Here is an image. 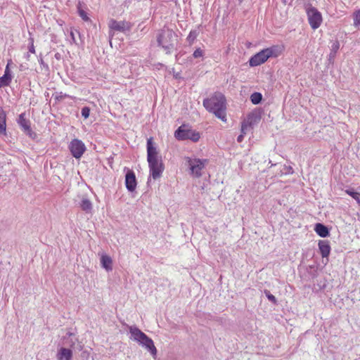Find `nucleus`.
<instances>
[{"mask_svg": "<svg viewBox=\"0 0 360 360\" xmlns=\"http://www.w3.org/2000/svg\"><path fill=\"white\" fill-rule=\"evenodd\" d=\"M147 161L148 163L150 177L157 179L161 177L165 166L162 157L159 155L158 148L150 137L147 140Z\"/></svg>", "mask_w": 360, "mask_h": 360, "instance_id": "f257e3e1", "label": "nucleus"}, {"mask_svg": "<svg viewBox=\"0 0 360 360\" xmlns=\"http://www.w3.org/2000/svg\"><path fill=\"white\" fill-rule=\"evenodd\" d=\"M226 99L223 94L216 93L203 101L204 107L223 122H226Z\"/></svg>", "mask_w": 360, "mask_h": 360, "instance_id": "f03ea898", "label": "nucleus"}, {"mask_svg": "<svg viewBox=\"0 0 360 360\" xmlns=\"http://www.w3.org/2000/svg\"><path fill=\"white\" fill-rule=\"evenodd\" d=\"M129 338L145 347L153 356L157 355V349L151 338L135 326H129Z\"/></svg>", "mask_w": 360, "mask_h": 360, "instance_id": "7ed1b4c3", "label": "nucleus"}, {"mask_svg": "<svg viewBox=\"0 0 360 360\" xmlns=\"http://www.w3.org/2000/svg\"><path fill=\"white\" fill-rule=\"evenodd\" d=\"M282 52V49L279 46H273L264 49L252 56L249 60V64L251 67H255L264 63L269 58L278 57Z\"/></svg>", "mask_w": 360, "mask_h": 360, "instance_id": "20e7f679", "label": "nucleus"}, {"mask_svg": "<svg viewBox=\"0 0 360 360\" xmlns=\"http://www.w3.org/2000/svg\"><path fill=\"white\" fill-rule=\"evenodd\" d=\"M177 35L170 29L164 28L157 34V41L167 53H171L176 41Z\"/></svg>", "mask_w": 360, "mask_h": 360, "instance_id": "39448f33", "label": "nucleus"}, {"mask_svg": "<svg viewBox=\"0 0 360 360\" xmlns=\"http://www.w3.org/2000/svg\"><path fill=\"white\" fill-rule=\"evenodd\" d=\"M184 161L189 174L194 178H200L202 175V171L208 162L207 159L195 157H185Z\"/></svg>", "mask_w": 360, "mask_h": 360, "instance_id": "423d86ee", "label": "nucleus"}, {"mask_svg": "<svg viewBox=\"0 0 360 360\" xmlns=\"http://www.w3.org/2000/svg\"><path fill=\"white\" fill-rule=\"evenodd\" d=\"M174 136L178 140L190 139L196 142L200 139V134L186 125H182L175 131Z\"/></svg>", "mask_w": 360, "mask_h": 360, "instance_id": "0eeeda50", "label": "nucleus"}, {"mask_svg": "<svg viewBox=\"0 0 360 360\" xmlns=\"http://www.w3.org/2000/svg\"><path fill=\"white\" fill-rule=\"evenodd\" d=\"M308 22L313 30L319 28L322 22L321 13L314 7H309L306 10Z\"/></svg>", "mask_w": 360, "mask_h": 360, "instance_id": "6e6552de", "label": "nucleus"}, {"mask_svg": "<svg viewBox=\"0 0 360 360\" xmlns=\"http://www.w3.org/2000/svg\"><path fill=\"white\" fill-rule=\"evenodd\" d=\"M108 27L110 29V35L112 37L113 35L112 33V31L125 32L126 31L130 30L131 25L127 21H117L114 19H110L108 22Z\"/></svg>", "mask_w": 360, "mask_h": 360, "instance_id": "1a4fd4ad", "label": "nucleus"}, {"mask_svg": "<svg viewBox=\"0 0 360 360\" xmlns=\"http://www.w3.org/2000/svg\"><path fill=\"white\" fill-rule=\"evenodd\" d=\"M70 150L74 158H80L86 150L84 143L77 139H73L69 145Z\"/></svg>", "mask_w": 360, "mask_h": 360, "instance_id": "9d476101", "label": "nucleus"}, {"mask_svg": "<svg viewBox=\"0 0 360 360\" xmlns=\"http://www.w3.org/2000/svg\"><path fill=\"white\" fill-rule=\"evenodd\" d=\"M98 255L101 267L107 272L112 271L113 269V260L112 257L103 252H99Z\"/></svg>", "mask_w": 360, "mask_h": 360, "instance_id": "9b49d317", "label": "nucleus"}, {"mask_svg": "<svg viewBox=\"0 0 360 360\" xmlns=\"http://www.w3.org/2000/svg\"><path fill=\"white\" fill-rule=\"evenodd\" d=\"M125 185L129 191H134L136 188V179L133 171L129 170L125 176Z\"/></svg>", "mask_w": 360, "mask_h": 360, "instance_id": "f8f14e48", "label": "nucleus"}, {"mask_svg": "<svg viewBox=\"0 0 360 360\" xmlns=\"http://www.w3.org/2000/svg\"><path fill=\"white\" fill-rule=\"evenodd\" d=\"M259 120V118L255 116L254 114H250L248 117H247V120H245L243 123H242V125H241V134H245L248 129L249 128L251 127L252 124L257 121Z\"/></svg>", "mask_w": 360, "mask_h": 360, "instance_id": "ddd939ff", "label": "nucleus"}, {"mask_svg": "<svg viewBox=\"0 0 360 360\" xmlns=\"http://www.w3.org/2000/svg\"><path fill=\"white\" fill-rule=\"evenodd\" d=\"M56 357L58 360H71L72 352L70 349L61 347L58 349Z\"/></svg>", "mask_w": 360, "mask_h": 360, "instance_id": "4468645a", "label": "nucleus"}, {"mask_svg": "<svg viewBox=\"0 0 360 360\" xmlns=\"http://www.w3.org/2000/svg\"><path fill=\"white\" fill-rule=\"evenodd\" d=\"M319 249L323 257H328L330 252V246L328 240H319Z\"/></svg>", "mask_w": 360, "mask_h": 360, "instance_id": "2eb2a0df", "label": "nucleus"}, {"mask_svg": "<svg viewBox=\"0 0 360 360\" xmlns=\"http://www.w3.org/2000/svg\"><path fill=\"white\" fill-rule=\"evenodd\" d=\"M18 122L25 132L27 134L31 132L30 122L25 117V114L20 115Z\"/></svg>", "mask_w": 360, "mask_h": 360, "instance_id": "dca6fc26", "label": "nucleus"}, {"mask_svg": "<svg viewBox=\"0 0 360 360\" xmlns=\"http://www.w3.org/2000/svg\"><path fill=\"white\" fill-rule=\"evenodd\" d=\"M315 232L321 237L325 238L329 235L328 228L322 224L318 223L314 227Z\"/></svg>", "mask_w": 360, "mask_h": 360, "instance_id": "f3484780", "label": "nucleus"}, {"mask_svg": "<svg viewBox=\"0 0 360 360\" xmlns=\"http://www.w3.org/2000/svg\"><path fill=\"white\" fill-rule=\"evenodd\" d=\"M6 115L4 109L0 106V134L5 133L6 129Z\"/></svg>", "mask_w": 360, "mask_h": 360, "instance_id": "a211bd4d", "label": "nucleus"}, {"mask_svg": "<svg viewBox=\"0 0 360 360\" xmlns=\"http://www.w3.org/2000/svg\"><path fill=\"white\" fill-rule=\"evenodd\" d=\"M80 206H81L82 210H84L86 212H90L92 209V204H91V201L86 198H83L82 200Z\"/></svg>", "mask_w": 360, "mask_h": 360, "instance_id": "6ab92c4d", "label": "nucleus"}, {"mask_svg": "<svg viewBox=\"0 0 360 360\" xmlns=\"http://www.w3.org/2000/svg\"><path fill=\"white\" fill-rule=\"evenodd\" d=\"M12 80V76L3 75L0 77V88L7 86Z\"/></svg>", "mask_w": 360, "mask_h": 360, "instance_id": "aec40b11", "label": "nucleus"}, {"mask_svg": "<svg viewBox=\"0 0 360 360\" xmlns=\"http://www.w3.org/2000/svg\"><path fill=\"white\" fill-rule=\"evenodd\" d=\"M353 25L355 27L360 29V9L356 11L353 13Z\"/></svg>", "mask_w": 360, "mask_h": 360, "instance_id": "412c9836", "label": "nucleus"}, {"mask_svg": "<svg viewBox=\"0 0 360 360\" xmlns=\"http://www.w3.org/2000/svg\"><path fill=\"white\" fill-rule=\"evenodd\" d=\"M262 96L260 93L255 92L250 96V100L253 104L259 103L262 101Z\"/></svg>", "mask_w": 360, "mask_h": 360, "instance_id": "4be33fe9", "label": "nucleus"}, {"mask_svg": "<svg viewBox=\"0 0 360 360\" xmlns=\"http://www.w3.org/2000/svg\"><path fill=\"white\" fill-rule=\"evenodd\" d=\"M345 192H346V193L349 195L352 198H353L356 201V202L359 204V205H360V193H357V192H355V191H353L349 190V189L346 190Z\"/></svg>", "mask_w": 360, "mask_h": 360, "instance_id": "5701e85b", "label": "nucleus"}, {"mask_svg": "<svg viewBox=\"0 0 360 360\" xmlns=\"http://www.w3.org/2000/svg\"><path fill=\"white\" fill-rule=\"evenodd\" d=\"M198 35V32L196 30H191L187 37V41L190 44H192L194 41L196 39Z\"/></svg>", "mask_w": 360, "mask_h": 360, "instance_id": "b1692460", "label": "nucleus"}, {"mask_svg": "<svg viewBox=\"0 0 360 360\" xmlns=\"http://www.w3.org/2000/svg\"><path fill=\"white\" fill-rule=\"evenodd\" d=\"M53 96L54 97V98L56 101H62L65 98L70 97L69 95L63 94L62 92L56 93L55 94L53 95Z\"/></svg>", "mask_w": 360, "mask_h": 360, "instance_id": "393cba45", "label": "nucleus"}, {"mask_svg": "<svg viewBox=\"0 0 360 360\" xmlns=\"http://www.w3.org/2000/svg\"><path fill=\"white\" fill-rule=\"evenodd\" d=\"M204 53H205L204 51L202 49H201L200 48H198L195 50V51L193 53V56L195 58H201V57H203Z\"/></svg>", "mask_w": 360, "mask_h": 360, "instance_id": "a878e982", "label": "nucleus"}, {"mask_svg": "<svg viewBox=\"0 0 360 360\" xmlns=\"http://www.w3.org/2000/svg\"><path fill=\"white\" fill-rule=\"evenodd\" d=\"M78 13H79V16L82 18L83 20H84V21L89 20V18L88 17L87 13L84 10L79 8Z\"/></svg>", "mask_w": 360, "mask_h": 360, "instance_id": "bb28decb", "label": "nucleus"}, {"mask_svg": "<svg viewBox=\"0 0 360 360\" xmlns=\"http://www.w3.org/2000/svg\"><path fill=\"white\" fill-rule=\"evenodd\" d=\"M82 116L84 118V119H87L89 117V114H90V109L88 107H84L82 109Z\"/></svg>", "mask_w": 360, "mask_h": 360, "instance_id": "cd10ccee", "label": "nucleus"}, {"mask_svg": "<svg viewBox=\"0 0 360 360\" xmlns=\"http://www.w3.org/2000/svg\"><path fill=\"white\" fill-rule=\"evenodd\" d=\"M11 63V60H8L4 71V75L12 76L11 74L9 66Z\"/></svg>", "mask_w": 360, "mask_h": 360, "instance_id": "c85d7f7f", "label": "nucleus"}, {"mask_svg": "<svg viewBox=\"0 0 360 360\" xmlns=\"http://www.w3.org/2000/svg\"><path fill=\"white\" fill-rule=\"evenodd\" d=\"M29 52L32 53H35V48L34 46V40L33 39H30V43L29 45Z\"/></svg>", "mask_w": 360, "mask_h": 360, "instance_id": "c756f323", "label": "nucleus"}, {"mask_svg": "<svg viewBox=\"0 0 360 360\" xmlns=\"http://www.w3.org/2000/svg\"><path fill=\"white\" fill-rule=\"evenodd\" d=\"M339 47H340L339 43L338 41H335L333 44L331 49H332V51L335 53L339 49Z\"/></svg>", "mask_w": 360, "mask_h": 360, "instance_id": "7c9ffc66", "label": "nucleus"}, {"mask_svg": "<svg viewBox=\"0 0 360 360\" xmlns=\"http://www.w3.org/2000/svg\"><path fill=\"white\" fill-rule=\"evenodd\" d=\"M244 136H245V135H244V134H241L240 135H239V136H238V138H237V141H238V142H239V143L242 142V141H243V140Z\"/></svg>", "mask_w": 360, "mask_h": 360, "instance_id": "2f4dec72", "label": "nucleus"}, {"mask_svg": "<svg viewBox=\"0 0 360 360\" xmlns=\"http://www.w3.org/2000/svg\"><path fill=\"white\" fill-rule=\"evenodd\" d=\"M268 298L271 301L276 302V298L273 295H268Z\"/></svg>", "mask_w": 360, "mask_h": 360, "instance_id": "473e14b6", "label": "nucleus"}, {"mask_svg": "<svg viewBox=\"0 0 360 360\" xmlns=\"http://www.w3.org/2000/svg\"><path fill=\"white\" fill-rule=\"evenodd\" d=\"M39 62L40 63L41 65H44V60H43L41 57L39 58Z\"/></svg>", "mask_w": 360, "mask_h": 360, "instance_id": "72a5a7b5", "label": "nucleus"}, {"mask_svg": "<svg viewBox=\"0 0 360 360\" xmlns=\"http://www.w3.org/2000/svg\"><path fill=\"white\" fill-rule=\"evenodd\" d=\"M30 53H27L26 54V56H25V58H26L27 60H29V59H30Z\"/></svg>", "mask_w": 360, "mask_h": 360, "instance_id": "f704fd0d", "label": "nucleus"}, {"mask_svg": "<svg viewBox=\"0 0 360 360\" xmlns=\"http://www.w3.org/2000/svg\"><path fill=\"white\" fill-rule=\"evenodd\" d=\"M71 37H72V39H74V34L72 32H71Z\"/></svg>", "mask_w": 360, "mask_h": 360, "instance_id": "c9c22d12", "label": "nucleus"}]
</instances>
